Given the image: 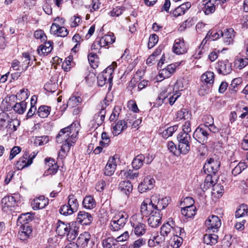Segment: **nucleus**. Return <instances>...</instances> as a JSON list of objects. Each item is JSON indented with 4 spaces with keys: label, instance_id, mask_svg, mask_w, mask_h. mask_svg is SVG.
<instances>
[{
    "label": "nucleus",
    "instance_id": "obj_1",
    "mask_svg": "<svg viewBox=\"0 0 248 248\" xmlns=\"http://www.w3.org/2000/svg\"><path fill=\"white\" fill-rule=\"evenodd\" d=\"M79 123L74 122L69 126L61 130L57 136L56 141L59 143L64 142L61 146V152H68L70 147L76 141L79 130Z\"/></svg>",
    "mask_w": 248,
    "mask_h": 248
},
{
    "label": "nucleus",
    "instance_id": "obj_2",
    "mask_svg": "<svg viewBox=\"0 0 248 248\" xmlns=\"http://www.w3.org/2000/svg\"><path fill=\"white\" fill-rule=\"evenodd\" d=\"M170 201L169 197H163L159 194H155L151 196L149 204L145 202H143L141 205L140 212L145 215L148 214V209H152L161 212V210L165 209L168 206Z\"/></svg>",
    "mask_w": 248,
    "mask_h": 248
},
{
    "label": "nucleus",
    "instance_id": "obj_3",
    "mask_svg": "<svg viewBox=\"0 0 248 248\" xmlns=\"http://www.w3.org/2000/svg\"><path fill=\"white\" fill-rule=\"evenodd\" d=\"M74 223H70L59 220L57 223L56 232L60 236L66 235L67 239L71 241L74 240L78 234V228L73 226Z\"/></svg>",
    "mask_w": 248,
    "mask_h": 248
},
{
    "label": "nucleus",
    "instance_id": "obj_4",
    "mask_svg": "<svg viewBox=\"0 0 248 248\" xmlns=\"http://www.w3.org/2000/svg\"><path fill=\"white\" fill-rule=\"evenodd\" d=\"M130 222L133 228L132 231L134 234L140 236L144 235L146 232V226L143 222V216L140 214H136L133 215Z\"/></svg>",
    "mask_w": 248,
    "mask_h": 248
},
{
    "label": "nucleus",
    "instance_id": "obj_5",
    "mask_svg": "<svg viewBox=\"0 0 248 248\" xmlns=\"http://www.w3.org/2000/svg\"><path fill=\"white\" fill-rule=\"evenodd\" d=\"M117 67V63L114 62L105 70L100 73L97 77V83L98 86L103 87L106 84H110L113 78L112 74L114 69Z\"/></svg>",
    "mask_w": 248,
    "mask_h": 248
},
{
    "label": "nucleus",
    "instance_id": "obj_6",
    "mask_svg": "<svg viewBox=\"0 0 248 248\" xmlns=\"http://www.w3.org/2000/svg\"><path fill=\"white\" fill-rule=\"evenodd\" d=\"M128 215L124 212L117 213L114 216L109 223V228L113 232L118 231L122 229L127 221Z\"/></svg>",
    "mask_w": 248,
    "mask_h": 248
},
{
    "label": "nucleus",
    "instance_id": "obj_7",
    "mask_svg": "<svg viewBox=\"0 0 248 248\" xmlns=\"http://www.w3.org/2000/svg\"><path fill=\"white\" fill-rule=\"evenodd\" d=\"M177 139L179 142L180 152L184 155L188 153L190 150V143L191 141L190 135L181 132L177 135Z\"/></svg>",
    "mask_w": 248,
    "mask_h": 248
},
{
    "label": "nucleus",
    "instance_id": "obj_8",
    "mask_svg": "<svg viewBox=\"0 0 248 248\" xmlns=\"http://www.w3.org/2000/svg\"><path fill=\"white\" fill-rule=\"evenodd\" d=\"M211 136L210 132H208L207 127L204 124L199 125L193 134V138L202 144L206 143Z\"/></svg>",
    "mask_w": 248,
    "mask_h": 248
},
{
    "label": "nucleus",
    "instance_id": "obj_9",
    "mask_svg": "<svg viewBox=\"0 0 248 248\" xmlns=\"http://www.w3.org/2000/svg\"><path fill=\"white\" fill-rule=\"evenodd\" d=\"M115 41L114 34L110 32L108 34L105 35L99 40H96L91 46V50L96 51L99 50L101 47H105L112 44Z\"/></svg>",
    "mask_w": 248,
    "mask_h": 248
},
{
    "label": "nucleus",
    "instance_id": "obj_10",
    "mask_svg": "<svg viewBox=\"0 0 248 248\" xmlns=\"http://www.w3.org/2000/svg\"><path fill=\"white\" fill-rule=\"evenodd\" d=\"M220 166V162L217 156L214 155L208 158L203 166V170L205 173H213L215 176Z\"/></svg>",
    "mask_w": 248,
    "mask_h": 248
},
{
    "label": "nucleus",
    "instance_id": "obj_11",
    "mask_svg": "<svg viewBox=\"0 0 248 248\" xmlns=\"http://www.w3.org/2000/svg\"><path fill=\"white\" fill-rule=\"evenodd\" d=\"M149 213L147 216H149L148 219V225L152 228H157L161 223L162 214L160 211H155L152 209H148ZM142 216H145L141 213Z\"/></svg>",
    "mask_w": 248,
    "mask_h": 248
},
{
    "label": "nucleus",
    "instance_id": "obj_12",
    "mask_svg": "<svg viewBox=\"0 0 248 248\" xmlns=\"http://www.w3.org/2000/svg\"><path fill=\"white\" fill-rule=\"evenodd\" d=\"M36 155L34 153H33V155H29L28 153H25L17 161L16 164V169L18 170H21L30 166L32 163L33 159Z\"/></svg>",
    "mask_w": 248,
    "mask_h": 248
},
{
    "label": "nucleus",
    "instance_id": "obj_13",
    "mask_svg": "<svg viewBox=\"0 0 248 248\" xmlns=\"http://www.w3.org/2000/svg\"><path fill=\"white\" fill-rule=\"evenodd\" d=\"M209 232H217L221 225V221L219 218L215 215H212L207 219L205 222Z\"/></svg>",
    "mask_w": 248,
    "mask_h": 248
},
{
    "label": "nucleus",
    "instance_id": "obj_14",
    "mask_svg": "<svg viewBox=\"0 0 248 248\" xmlns=\"http://www.w3.org/2000/svg\"><path fill=\"white\" fill-rule=\"evenodd\" d=\"M190 202V205L182 208L181 209L182 214L186 218H191L196 214V207L194 205V200L191 197H186L184 200V203Z\"/></svg>",
    "mask_w": 248,
    "mask_h": 248
},
{
    "label": "nucleus",
    "instance_id": "obj_15",
    "mask_svg": "<svg viewBox=\"0 0 248 248\" xmlns=\"http://www.w3.org/2000/svg\"><path fill=\"white\" fill-rule=\"evenodd\" d=\"M16 204V201L15 198L12 196H5L1 200L2 209L6 213H9L14 210Z\"/></svg>",
    "mask_w": 248,
    "mask_h": 248
},
{
    "label": "nucleus",
    "instance_id": "obj_16",
    "mask_svg": "<svg viewBox=\"0 0 248 248\" xmlns=\"http://www.w3.org/2000/svg\"><path fill=\"white\" fill-rule=\"evenodd\" d=\"M155 181L150 176H147L143 180L138 186V190L140 193L146 192L148 190L153 188Z\"/></svg>",
    "mask_w": 248,
    "mask_h": 248
},
{
    "label": "nucleus",
    "instance_id": "obj_17",
    "mask_svg": "<svg viewBox=\"0 0 248 248\" xmlns=\"http://www.w3.org/2000/svg\"><path fill=\"white\" fill-rule=\"evenodd\" d=\"M187 47L183 38H177L174 41L173 46V52L178 55L182 54L187 52Z\"/></svg>",
    "mask_w": 248,
    "mask_h": 248
},
{
    "label": "nucleus",
    "instance_id": "obj_18",
    "mask_svg": "<svg viewBox=\"0 0 248 248\" xmlns=\"http://www.w3.org/2000/svg\"><path fill=\"white\" fill-rule=\"evenodd\" d=\"M32 232V228L29 224L21 225L20 229L18 232V237L21 240H27L31 236Z\"/></svg>",
    "mask_w": 248,
    "mask_h": 248
},
{
    "label": "nucleus",
    "instance_id": "obj_19",
    "mask_svg": "<svg viewBox=\"0 0 248 248\" xmlns=\"http://www.w3.org/2000/svg\"><path fill=\"white\" fill-rule=\"evenodd\" d=\"M93 220L92 215L85 211H79L77 216V222L83 225H90Z\"/></svg>",
    "mask_w": 248,
    "mask_h": 248
},
{
    "label": "nucleus",
    "instance_id": "obj_20",
    "mask_svg": "<svg viewBox=\"0 0 248 248\" xmlns=\"http://www.w3.org/2000/svg\"><path fill=\"white\" fill-rule=\"evenodd\" d=\"M50 31L52 34L62 37L66 36L68 33L66 28L60 26V25L57 23H54L52 24Z\"/></svg>",
    "mask_w": 248,
    "mask_h": 248
},
{
    "label": "nucleus",
    "instance_id": "obj_21",
    "mask_svg": "<svg viewBox=\"0 0 248 248\" xmlns=\"http://www.w3.org/2000/svg\"><path fill=\"white\" fill-rule=\"evenodd\" d=\"M127 128V123L124 120H119L114 124H112V133L114 136L120 134Z\"/></svg>",
    "mask_w": 248,
    "mask_h": 248
},
{
    "label": "nucleus",
    "instance_id": "obj_22",
    "mask_svg": "<svg viewBox=\"0 0 248 248\" xmlns=\"http://www.w3.org/2000/svg\"><path fill=\"white\" fill-rule=\"evenodd\" d=\"M46 165L48 167L47 170L45 171L46 175L55 174L58 171V166L53 158H46L45 160Z\"/></svg>",
    "mask_w": 248,
    "mask_h": 248
},
{
    "label": "nucleus",
    "instance_id": "obj_23",
    "mask_svg": "<svg viewBox=\"0 0 248 248\" xmlns=\"http://www.w3.org/2000/svg\"><path fill=\"white\" fill-rule=\"evenodd\" d=\"M216 69L219 74L224 75L231 73L232 70L231 64L228 61L218 62L217 64Z\"/></svg>",
    "mask_w": 248,
    "mask_h": 248
},
{
    "label": "nucleus",
    "instance_id": "obj_24",
    "mask_svg": "<svg viewBox=\"0 0 248 248\" xmlns=\"http://www.w3.org/2000/svg\"><path fill=\"white\" fill-rule=\"evenodd\" d=\"M118 189L128 197L133 190V185L129 181H123L119 183Z\"/></svg>",
    "mask_w": 248,
    "mask_h": 248
},
{
    "label": "nucleus",
    "instance_id": "obj_25",
    "mask_svg": "<svg viewBox=\"0 0 248 248\" xmlns=\"http://www.w3.org/2000/svg\"><path fill=\"white\" fill-rule=\"evenodd\" d=\"M116 166L115 158L114 156L109 157L105 168L104 174L107 176H111L115 170Z\"/></svg>",
    "mask_w": 248,
    "mask_h": 248
},
{
    "label": "nucleus",
    "instance_id": "obj_26",
    "mask_svg": "<svg viewBox=\"0 0 248 248\" xmlns=\"http://www.w3.org/2000/svg\"><path fill=\"white\" fill-rule=\"evenodd\" d=\"M48 203V199H46L44 196H41L35 198L32 202L31 205L34 210H37L45 208Z\"/></svg>",
    "mask_w": 248,
    "mask_h": 248
},
{
    "label": "nucleus",
    "instance_id": "obj_27",
    "mask_svg": "<svg viewBox=\"0 0 248 248\" xmlns=\"http://www.w3.org/2000/svg\"><path fill=\"white\" fill-rule=\"evenodd\" d=\"M216 0H203V5L204 7L202 10L205 15H209L213 13L216 8Z\"/></svg>",
    "mask_w": 248,
    "mask_h": 248
},
{
    "label": "nucleus",
    "instance_id": "obj_28",
    "mask_svg": "<svg viewBox=\"0 0 248 248\" xmlns=\"http://www.w3.org/2000/svg\"><path fill=\"white\" fill-rule=\"evenodd\" d=\"M173 227H174V221L171 218H169L168 222L164 223L161 227V235L166 237L169 233H171Z\"/></svg>",
    "mask_w": 248,
    "mask_h": 248
},
{
    "label": "nucleus",
    "instance_id": "obj_29",
    "mask_svg": "<svg viewBox=\"0 0 248 248\" xmlns=\"http://www.w3.org/2000/svg\"><path fill=\"white\" fill-rule=\"evenodd\" d=\"M44 44L40 45L37 49V52L40 55H46L52 50L53 42L51 41L44 42Z\"/></svg>",
    "mask_w": 248,
    "mask_h": 248
},
{
    "label": "nucleus",
    "instance_id": "obj_30",
    "mask_svg": "<svg viewBox=\"0 0 248 248\" xmlns=\"http://www.w3.org/2000/svg\"><path fill=\"white\" fill-rule=\"evenodd\" d=\"M220 34L224 39V43L226 45H230L233 42L234 37V32L233 29H226L224 32L220 31Z\"/></svg>",
    "mask_w": 248,
    "mask_h": 248
},
{
    "label": "nucleus",
    "instance_id": "obj_31",
    "mask_svg": "<svg viewBox=\"0 0 248 248\" xmlns=\"http://www.w3.org/2000/svg\"><path fill=\"white\" fill-rule=\"evenodd\" d=\"M91 235L88 232H85L80 234L78 236L77 243H76L78 247L85 248L87 246L88 243L90 240Z\"/></svg>",
    "mask_w": 248,
    "mask_h": 248
},
{
    "label": "nucleus",
    "instance_id": "obj_32",
    "mask_svg": "<svg viewBox=\"0 0 248 248\" xmlns=\"http://www.w3.org/2000/svg\"><path fill=\"white\" fill-rule=\"evenodd\" d=\"M234 163L235 162H232L230 165L231 167H233L232 170V173L234 176H237L239 174L247 167L245 162H240L235 166H234Z\"/></svg>",
    "mask_w": 248,
    "mask_h": 248
},
{
    "label": "nucleus",
    "instance_id": "obj_33",
    "mask_svg": "<svg viewBox=\"0 0 248 248\" xmlns=\"http://www.w3.org/2000/svg\"><path fill=\"white\" fill-rule=\"evenodd\" d=\"M215 75L213 72L207 71L201 76V80L206 85L211 86L214 82Z\"/></svg>",
    "mask_w": 248,
    "mask_h": 248
},
{
    "label": "nucleus",
    "instance_id": "obj_34",
    "mask_svg": "<svg viewBox=\"0 0 248 248\" xmlns=\"http://www.w3.org/2000/svg\"><path fill=\"white\" fill-rule=\"evenodd\" d=\"M34 217V214L31 213H26L21 215L17 218V224H29V223L32 221Z\"/></svg>",
    "mask_w": 248,
    "mask_h": 248
},
{
    "label": "nucleus",
    "instance_id": "obj_35",
    "mask_svg": "<svg viewBox=\"0 0 248 248\" xmlns=\"http://www.w3.org/2000/svg\"><path fill=\"white\" fill-rule=\"evenodd\" d=\"M172 89L171 85H169L167 88L162 91L158 96V104H161L165 102L166 98L171 93Z\"/></svg>",
    "mask_w": 248,
    "mask_h": 248
},
{
    "label": "nucleus",
    "instance_id": "obj_36",
    "mask_svg": "<svg viewBox=\"0 0 248 248\" xmlns=\"http://www.w3.org/2000/svg\"><path fill=\"white\" fill-rule=\"evenodd\" d=\"M248 215V206L242 204L239 206L235 211V216L236 218L246 217Z\"/></svg>",
    "mask_w": 248,
    "mask_h": 248
},
{
    "label": "nucleus",
    "instance_id": "obj_37",
    "mask_svg": "<svg viewBox=\"0 0 248 248\" xmlns=\"http://www.w3.org/2000/svg\"><path fill=\"white\" fill-rule=\"evenodd\" d=\"M191 118V113L187 108H183L177 112L176 119L178 120L182 119L189 120Z\"/></svg>",
    "mask_w": 248,
    "mask_h": 248
},
{
    "label": "nucleus",
    "instance_id": "obj_38",
    "mask_svg": "<svg viewBox=\"0 0 248 248\" xmlns=\"http://www.w3.org/2000/svg\"><path fill=\"white\" fill-rule=\"evenodd\" d=\"M83 207L87 209H92L95 207L96 202L93 198L91 196H86L83 202Z\"/></svg>",
    "mask_w": 248,
    "mask_h": 248
},
{
    "label": "nucleus",
    "instance_id": "obj_39",
    "mask_svg": "<svg viewBox=\"0 0 248 248\" xmlns=\"http://www.w3.org/2000/svg\"><path fill=\"white\" fill-rule=\"evenodd\" d=\"M234 67L236 69L241 70L246 67L248 64V59L242 58L237 56L234 61Z\"/></svg>",
    "mask_w": 248,
    "mask_h": 248
},
{
    "label": "nucleus",
    "instance_id": "obj_40",
    "mask_svg": "<svg viewBox=\"0 0 248 248\" xmlns=\"http://www.w3.org/2000/svg\"><path fill=\"white\" fill-rule=\"evenodd\" d=\"M22 57L24 59L22 64V72L27 70L28 67L32 64V62L30 63V61H32V57L29 53L25 52L22 54Z\"/></svg>",
    "mask_w": 248,
    "mask_h": 248
},
{
    "label": "nucleus",
    "instance_id": "obj_41",
    "mask_svg": "<svg viewBox=\"0 0 248 248\" xmlns=\"http://www.w3.org/2000/svg\"><path fill=\"white\" fill-rule=\"evenodd\" d=\"M218 236L215 234H206L203 237V242L207 245H213L217 242Z\"/></svg>",
    "mask_w": 248,
    "mask_h": 248
},
{
    "label": "nucleus",
    "instance_id": "obj_42",
    "mask_svg": "<svg viewBox=\"0 0 248 248\" xmlns=\"http://www.w3.org/2000/svg\"><path fill=\"white\" fill-rule=\"evenodd\" d=\"M144 155L142 154L138 155L133 160L132 165L136 170L140 168L144 162Z\"/></svg>",
    "mask_w": 248,
    "mask_h": 248
},
{
    "label": "nucleus",
    "instance_id": "obj_43",
    "mask_svg": "<svg viewBox=\"0 0 248 248\" xmlns=\"http://www.w3.org/2000/svg\"><path fill=\"white\" fill-rule=\"evenodd\" d=\"M242 83L241 78H234L229 87V90L231 93H235L238 90V86Z\"/></svg>",
    "mask_w": 248,
    "mask_h": 248
},
{
    "label": "nucleus",
    "instance_id": "obj_44",
    "mask_svg": "<svg viewBox=\"0 0 248 248\" xmlns=\"http://www.w3.org/2000/svg\"><path fill=\"white\" fill-rule=\"evenodd\" d=\"M27 107V103L24 101L16 103L13 106L14 110L18 114H22L25 111Z\"/></svg>",
    "mask_w": 248,
    "mask_h": 248
},
{
    "label": "nucleus",
    "instance_id": "obj_45",
    "mask_svg": "<svg viewBox=\"0 0 248 248\" xmlns=\"http://www.w3.org/2000/svg\"><path fill=\"white\" fill-rule=\"evenodd\" d=\"M29 91L27 89H21L16 95H12L10 96V98L14 99L15 98L18 100L24 101L29 97Z\"/></svg>",
    "mask_w": 248,
    "mask_h": 248
},
{
    "label": "nucleus",
    "instance_id": "obj_46",
    "mask_svg": "<svg viewBox=\"0 0 248 248\" xmlns=\"http://www.w3.org/2000/svg\"><path fill=\"white\" fill-rule=\"evenodd\" d=\"M67 205L74 212H77L78 210V203L77 199L75 198L74 195H70L69 196Z\"/></svg>",
    "mask_w": 248,
    "mask_h": 248
},
{
    "label": "nucleus",
    "instance_id": "obj_47",
    "mask_svg": "<svg viewBox=\"0 0 248 248\" xmlns=\"http://www.w3.org/2000/svg\"><path fill=\"white\" fill-rule=\"evenodd\" d=\"M82 101V98L79 96H71L68 100L67 106L70 108H74L78 106Z\"/></svg>",
    "mask_w": 248,
    "mask_h": 248
},
{
    "label": "nucleus",
    "instance_id": "obj_48",
    "mask_svg": "<svg viewBox=\"0 0 248 248\" xmlns=\"http://www.w3.org/2000/svg\"><path fill=\"white\" fill-rule=\"evenodd\" d=\"M51 108L46 106H40L37 112L39 116L41 118H46L50 113Z\"/></svg>",
    "mask_w": 248,
    "mask_h": 248
},
{
    "label": "nucleus",
    "instance_id": "obj_49",
    "mask_svg": "<svg viewBox=\"0 0 248 248\" xmlns=\"http://www.w3.org/2000/svg\"><path fill=\"white\" fill-rule=\"evenodd\" d=\"M103 245L104 248H118L115 239L112 237H108L104 240Z\"/></svg>",
    "mask_w": 248,
    "mask_h": 248
},
{
    "label": "nucleus",
    "instance_id": "obj_50",
    "mask_svg": "<svg viewBox=\"0 0 248 248\" xmlns=\"http://www.w3.org/2000/svg\"><path fill=\"white\" fill-rule=\"evenodd\" d=\"M209 120L210 122H206V124H203L205 126L207 127L208 132H210L211 135V133H217L219 131V130L218 128L214 124L213 118L209 117Z\"/></svg>",
    "mask_w": 248,
    "mask_h": 248
},
{
    "label": "nucleus",
    "instance_id": "obj_51",
    "mask_svg": "<svg viewBox=\"0 0 248 248\" xmlns=\"http://www.w3.org/2000/svg\"><path fill=\"white\" fill-rule=\"evenodd\" d=\"M88 61L91 66L93 68H95L98 66V56L95 53L91 52L88 54Z\"/></svg>",
    "mask_w": 248,
    "mask_h": 248
},
{
    "label": "nucleus",
    "instance_id": "obj_52",
    "mask_svg": "<svg viewBox=\"0 0 248 248\" xmlns=\"http://www.w3.org/2000/svg\"><path fill=\"white\" fill-rule=\"evenodd\" d=\"M49 141L47 136L36 137L33 140V143L36 146H41L46 144Z\"/></svg>",
    "mask_w": 248,
    "mask_h": 248
},
{
    "label": "nucleus",
    "instance_id": "obj_53",
    "mask_svg": "<svg viewBox=\"0 0 248 248\" xmlns=\"http://www.w3.org/2000/svg\"><path fill=\"white\" fill-rule=\"evenodd\" d=\"M220 36H221L220 31L217 32L214 30H211L208 32L205 36V39H208V40L211 41H214L219 38Z\"/></svg>",
    "mask_w": 248,
    "mask_h": 248
},
{
    "label": "nucleus",
    "instance_id": "obj_54",
    "mask_svg": "<svg viewBox=\"0 0 248 248\" xmlns=\"http://www.w3.org/2000/svg\"><path fill=\"white\" fill-rule=\"evenodd\" d=\"M178 129V125H174L172 126H170L165 129L162 132V136L163 138L167 139L168 137L172 135L173 133Z\"/></svg>",
    "mask_w": 248,
    "mask_h": 248
},
{
    "label": "nucleus",
    "instance_id": "obj_55",
    "mask_svg": "<svg viewBox=\"0 0 248 248\" xmlns=\"http://www.w3.org/2000/svg\"><path fill=\"white\" fill-rule=\"evenodd\" d=\"M121 111V108L119 106H115L113 109L112 112L109 117V120L112 121H115L119 118L120 113Z\"/></svg>",
    "mask_w": 248,
    "mask_h": 248
},
{
    "label": "nucleus",
    "instance_id": "obj_56",
    "mask_svg": "<svg viewBox=\"0 0 248 248\" xmlns=\"http://www.w3.org/2000/svg\"><path fill=\"white\" fill-rule=\"evenodd\" d=\"M59 212L61 215L67 216L72 215L74 213V211L70 207H68L67 204H64L59 209Z\"/></svg>",
    "mask_w": 248,
    "mask_h": 248
},
{
    "label": "nucleus",
    "instance_id": "obj_57",
    "mask_svg": "<svg viewBox=\"0 0 248 248\" xmlns=\"http://www.w3.org/2000/svg\"><path fill=\"white\" fill-rule=\"evenodd\" d=\"M34 36L37 39H40L41 42H44L47 40V36L42 30H38L34 32Z\"/></svg>",
    "mask_w": 248,
    "mask_h": 248
},
{
    "label": "nucleus",
    "instance_id": "obj_58",
    "mask_svg": "<svg viewBox=\"0 0 248 248\" xmlns=\"http://www.w3.org/2000/svg\"><path fill=\"white\" fill-rule=\"evenodd\" d=\"M213 193L217 194L218 197L221 196L224 193V187L220 184H214L213 186Z\"/></svg>",
    "mask_w": 248,
    "mask_h": 248
},
{
    "label": "nucleus",
    "instance_id": "obj_59",
    "mask_svg": "<svg viewBox=\"0 0 248 248\" xmlns=\"http://www.w3.org/2000/svg\"><path fill=\"white\" fill-rule=\"evenodd\" d=\"M172 86V93H180V91L183 90V84L180 80H177L173 86Z\"/></svg>",
    "mask_w": 248,
    "mask_h": 248
},
{
    "label": "nucleus",
    "instance_id": "obj_60",
    "mask_svg": "<svg viewBox=\"0 0 248 248\" xmlns=\"http://www.w3.org/2000/svg\"><path fill=\"white\" fill-rule=\"evenodd\" d=\"M123 11L124 10L121 7L116 6L113 8V9L108 13V14L111 16L117 17L122 14Z\"/></svg>",
    "mask_w": 248,
    "mask_h": 248
},
{
    "label": "nucleus",
    "instance_id": "obj_61",
    "mask_svg": "<svg viewBox=\"0 0 248 248\" xmlns=\"http://www.w3.org/2000/svg\"><path fill=\"white\" fill-rule=\"evenodd\" d=\"M158 37L155 34H152L150 35L149 38L148 42V47L149 48H153L158 42Z\"/></svg>",
    "mask_w": 248,
    "mask_h": 248
},
{
    "label": "nucleus",
    "instance_id": "obj_62",
    "mask_svg": "<svg viewBox=\"0 0 248 248\" xmlns=\"http://www.w3.org/2000/svg\"><path fill=\"white\" fill-rule=\"evenodd\" d=\"M167 147L170 151L175 155H178L181 153L179 148L177 149L176 146L172 141L168 142Z\"/></svg>",
    "mask_w": 248,
    "mask_h": 248
},
{
    "label": "nucleus",
    "instance_id": "obj_63",
    "mask_svg": "<svg viewBox=\"0 0 248 248\" xmlns=\"http://www.w3.org/2000/svg\"><path fill=\"white\" fill-rule=\"evenodd\" d=\"M129 238V234L128 231H125L119 236L115 238V241L117 244L118 242H124Z\"/></svg>",
    "mask_w": 248,
    "mask_h": 248
},
{
    "label": "nucleus",
    "instance_id": "obj_64",
    "mask_svg": "<svg viewBox=\"0 0 248 248\" xmlns=\"http://www.w3.org/2000/svg\"><path fill=\"white\" fill-rule=\"evenodd\" d=\"M145 244L146 240L145 239L140 238L135 241L133 244L129 247V248H140Z\"/></svg>",
    "mask_w": 248,
    "mask_h": 248
}]
</instances>
